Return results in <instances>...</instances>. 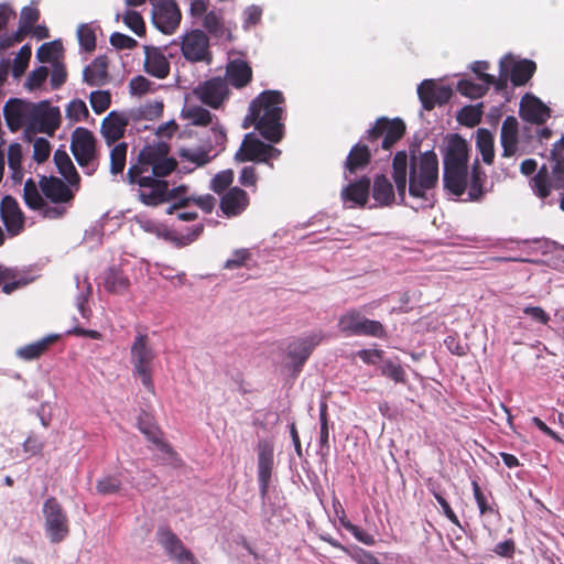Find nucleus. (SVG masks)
I'll return each mask as SVG.
<instances>
[{
    "label": "nucleus",
    "mask_w": 564,
    "mask_h": 564,
    "mask_svg": "<svg viewBox=\"0 0 564 564\" xmlns=\"http://www.w3.org/2000/svg\"><path fill=\"white\" fill-rule=\"evenodd\" d=\"M392 177L400 202L419 210L433 205L438 185V159L434 151H398L392 161Z\"/></svg>",
    "instance_id": "nucleus-1"
},
{
    "label": "nucleus",
    "mask_w": 564,
    "mask_h": 564,
    "mask_svg": "<svg viewBox=\"0 0 564 564\" xmlns=\"http://www.w3.org/2000/svg\"><path fill=\"white\" fill-rule=\"evenodd\" d=\"M142 153L141 158L144 159ZM176 166V162L171 158H161L156 160H141L138 164H132L128 170V178L130 184L137 185L139 199L148 206H156L159 204L175 200V204L167 208V214L184 207L189 198L182 197L186 191L185 186L169 188V183L163 180Z\"/></svg>",
    "instance_id": "nucleus-2"
},
{
    "label": "nucleus",
    "mask_w": 564,
    "mask_h": 564,
    "mask_svg": "<svg viewBox=\"0 0 564 564\" xmlns=\"http://www.w3.org/2000/svg\"><path fill=\"white\" fill-rule=\"evenodd\" d=\"M443 183L445 189L459 197L467 192L465 200H479L484 196L486 173L477 162L468 169V144L459 135H453L444 155Z\"/></svg>",
    "instance_id": "nucleus-3"
},
{
    "label": "nucleus",
    "mask_w": 564,
    "mask_h": 564,
    "mask_svg": "<svg viewBox=\"0 0 564 564\" xmlns=\"http://www.w3.org/2000/svg\"><path fill=\"white\" fill-rule=\"evenodd\" d=\"M284 98L280 91H263L250 105L252 120L258 119L257 129L270 142L276 143L282 139Z\"/></svg>",
    "instance_id": "nucleus-4"
},
{
    "label": "nucleus",
    "mask_w": 564,
    "mask_h": 564,
    "mask_svg": "<svg viewBox=\"0 0 564 564\" xmlns=\"http://www.w3.org/2000/svg\"><path fill=\"white\" fill-rule=\"evenodd\" d=\"M189 15L214 37L231 41V32L225 25L223 10L210 8L208 0H191Z\"/></svg>",
    "instance_id": "nucleus-5"
},
{
    "label": "nucleus",
    "mask_w": 564,
    "mask_h": 564,
    "mask_svg": "<svg viewBox=\"0 0 564 564\" xmlns=\"http://www.w3.org/2000/svg\"><path fill=\"white\" fill-rule=\"evenodd\" d=\"M155 354L148 343V336L139 334L131 346V364L142 384L151 392L154 390L152 368Z\"/></svg>",
    "instance_id": "nucleus-6"
},
{
    "label": "nucleus",
    "mask_w": 564,
    "mask_h": 564,
    "mask_svg": "<svg viewBox=\"0 0 564 564\" xmlns=\"http://www.w3.org/2000/svg\"><path fill=\"white\" fill-rule=\"evenodd\" d=\"M70 149L84 173L93 175L97 170L94 134L85 128H76L72 134Z\"/></svg>",
    "instance_id": "nucleus-7"
},
{
    "label": "nucleus",
    "mask_w": 564,
    "mask_h": 564,
    "mask_svg": "<svg viewBox=\"0 0 564 564\" xmlns=\"http://www.w3.org/2000/svg\"><path fill=\"white\" fill-rule=\"evenodd\" d=\"M45 533L52 543H59L69 534L66 512L55 498H48L43 505Z\"/></svg>",
    "instance_id": "nucleus-8"
},
{
    "label": "nucleus",
    "mask_w": 564,
    "mask_h": 564,
    "mask_svg": "<svg viewBox=\"0 0 564 564\" xmlns=\"http://www.w3.org/2000/svg\"><path fill=\"white\" fill-rule=\"evenodd\" d=\"M61 126V110L46 101H41L33 106L31 121L29 126V135L31 133H45L53 135Z\"/></svg>",
    "instance_id": "nucleus-9"
},
{
    "label": "nucleus",
    "mask_w": 564,
    "mask_h": 564,
    "mask_svg": "<svg viewBox=\"0 0 564 564\" xmlns=\"http://www.w3.org/2000/svg\"><path fill=\"white\" fill-rule=\"evenodd\" d=\"M181 51L184 58L189 62L207 64L212 62L209 37L199 29L192 30L182 36Z\"/></svg>",
    "instance_id": "nucleus-10"
},
{
    "label": "nucleus",
    "mask_w": 564,
    "mask_h": 564,
    "mask_svg": "<svg viewBox=\"0 0 564 564\" xmlns=\"http://www.w3.org/2000/svg\"><path fill=\"white\" fill-rule=\"evenodd\" d=\"M339 329L347 335H365L381 338L386 335L382 324L368 319L358 312L343 315L338 322Z\"/></svg>",
    "instance_id": "nucleus-11"
},
{
    "label": "nucleus",
    "mask_w": 564,
    "mask_h": 564,
    "mask_svg": "<svg viewBox=\"0 0 564 564\" xmlns=\"http://www.w3.org/2000/svg\"><path fill=\"white\" fill-rule=\"evenodd\" d=\"M43 196L40 184L37 185L32 178L25 181L23 199L29 208L39 210L43 217L50 219L61 218L66 214V206H52L45 202Z\"/></svg>",
    "instance_id": "nucleus-12"
},
{
    "label": "nucleus",
    "mask_w": 564,
    "mask_h": 564,
    "mask_svg": "<svg viewBox=\"0 0 564 564\" xmlns=\"http://www.w3.org/2000/svg\"><path fill=\"white\" fill-rule=\"evenodd\" d=\"M405 131V124L400 119L389 120L384 117L379 118L375 126L367 131L366 139L370 142L382 138L381 148L389 150L398 140L402 138Z\"/></svg>",
    "instance_id": "nucleus-13"
},
{
    "label": "nucleus",
    "mask_w": 564,
    "mask_h": 564,
    "mask_svg": "<svg viewBox=\"0 0 564 564\" xmlns=\"http://www.w3.org/2000/svg\"><path fill=\"white\" fill-rule=\"evenodd\" d=\"M281 151L270 144L253 137L252 133L246 134L241 148L236 153V159L241 162L257 161L269 163L271 159H276Z\"/></svg>",
    "instance_id": "nucleus-14"
},
{
    "label": "nucleus",
    "mask_w": 564,
    "mask_h": 564,
    "mask_svg": "<svg viewBox=\"0 0 564 564\" xmlns=\"http://www.w3.org/2000/svg\"><path fill=\"white\" fill-rule=\"evenodd\" d=\"M34 102L24 101L21 99H10L3 106V116L7 126L11 132H15L24 128V134L29 137V126Z\"/></svg>",
    "instance_id": "nucleus-15"
},
{
    "label": "nucleus",
    "mask_w": 564,
    "mask_h": 564,
    "mask_svg": "<svg viewBox=\"0 0 564 564\" xmlns=\"http://www.w3.org/2000/svg\"><path fill=\"white\" fill-rule=\"evenodd\" d=\"M152 3V22L158 30L172 34L178 28L182 14L173 0H162Z\"/></svg>",
    "instance_id": "nucleus-16"
},
{
    "label": "nucleus",
    "mask_w": 564,
    "mask_h": 564,
    "mask_svg": "<svg viewBox=\"0 0 564 564\" xmlns=\"http://www.w3.org/2000/svg\"><path fill=\"white\" fill-rule=\"evenodd\" d=\"M322 340L323 335L321 332H313L292 340L286 348V356L290 359V365L295 370H299Z\"/></svg>",
    "instance_id": "nucleus-17"
},
{
    "label": "nucleus",
    "mask_w": 564,
    "mask_h": 564,
    "mask_svg": "<svg viewBox=\"0 0 564 564\" xmlns=\"http://www.w3.org/2000/svg\"><path fill=\"white\" fill-rule=\"evenodd\" d=\"M158 542L164 549L171 560L177 564H197L193 553L187 550L183 542L167 528H160Z\"/></svg>",
    "instance_id": "nucleus-18"
},
{
    "label": "nucleus",
    "mask_w": 564,
    "mask_h": 564,
    "mask_svg": "<svg viewBox=\"0 0 564 564\" xmlns=\"http://www.w3.org/2000/svg\"><path fill=\"white\" fill-rule=\"evenodd\" d=\"M535 64L529 59L517 61L512 55H506L500 61L501 76H509L516 86L525 84L533 75Z\"/></svg>",
    "instance_id": "nucleus-19"
},
{
    "label": "nucleus",
    "mask_w": 564,
    "mask_h": 564,
    "mask_svg": "<svg viewBox=\"0 0 564 564\" xmlns=\"http://www.w3.org/2000/svg\"><path fill=\"white\" fill-rule=\"evenodd\" d=\"M193 93L202 102L218 108L228 96L227 80L214 77L197 86Z\"/></svg>",
    "instance_id": "nucleus-20"
},
{
    "label": "nucleus",
    "mask_w": 564,
    "mask_h": 564,
    "mask_svg": "<svg viewBox=\"0 0 564 564\" xmlns=\"http://www.w3.org/2000/svg\"><path fill=\"white\" fill-rule=\"evenodd\" d=\"M274 466L273 446L268 441L258 444V481L260 495L264 498L268 494Z\"/></svg>",
    "instance_id": "nucleus-21"
},
{
    "label": "nucleus",
    "mask_w": 564,
    "mask_h": 564,
    "mask_svg": "<svg viewBox=\"0 0 564 564\" xmlns=\"http://www.w3.org/2000/svg\"><path fill=\"white\" fill-rule=\"evenodd\" d=\"M139 430L147 436V438L153 443L158 451V460L163 465H170L176 467L180 465V458L172 447L163 441L161 432L148 423L139 421Z\"/></svg>",
    "instance_id": "nucleus-22"
},
{
    "label": "nucleus",
    "mask_w": 564,
    "mask_h": 564,
    "mask_svg": "<svg viewBox=\"0 0 564 564\" xmlns=\"http://www.w3.org/2000/svg\"><path fill=\"white\" fill-rule=\"evenodd\" d=\"M41 191L44 196L50 199L55 206H65L69 204L74 198L76 192L69 184L66 185L62 180L57 177H41L40 181Z\"/></svg>",
    "instance_id": "nucleus-23"
},
{
    "label": "nucleus",
    "mask_w": 564,
    "mask_h": 564,
    "mask_svg": "<svg viewBox=\"0 0 564 564\" xmlns=\"http://www.w3.org/2000/svg\"><path fill=\"white\" fill-rule=\"evenodd\" d=\"M417 95L426 110H431L435 105H442L449 100L452 89L444 85H438L433 79H425L417 87Z\"/></svg>",
    "instance_id": "nucleus-24"
},
{
    "label": "nucleus",
    "mask_w": 564,
    "mask_h": 564,
    "mask_svg": "<svg viewBox=\"0 0 564 564\" xmlns=\"http://www.w3.org/2000/svg\"><path fill=\"white\" fill-rule=\"evenodd\" d=\"M519 112L523 120L542 124L550 118L551 111L538 97L525 94L521 98Z\"/></svg>",
    "instance_id": "nucleus-25"
},
{
    "label": "nucleus",
    "mask_w": 564,
    "mask_h": 564,
    "mask_svg": "<svg viewBox=\"0 0 564 564\" xmlns=\"http://www.w3.org/2000/svg\"><path fill=\"white\" fill-rule=\"evenodd\" d=\"M132 122L129 113L111 111L101 122V133L110 145L123 137L127 126Z\"/></svg>",
    "instance_id": "nucleus-26"
},
{
    "label": "nucleus",
    "mask_w": 564,
    "mask_h": 564,
    "mask_svg": "<svg viewBox=\"0 0 564 564\" xmlns=\"http://www.w3.org/2000/svg\"><path fill=\"white\" fill-rule=\"evenodd\" d=\"M0 212L7 230L12 236L20 234L24 226V216L18 202L11 196H6L1 202Z\"/></svg>",
    "instance_id": "nucleus-27"
},
{
    "label": "nucleus",
    "mask_w": 564,
    "mask_h": 564,
    "mask_svg": "<svg viewBox=\"0 0 564 564\" xmlns=\"http://www.w3.org/2000/svg\"><path fill=\"white\" fill-rule=\"evenodd\" d=\"M369 188L370 180L368 177H362L359 181L350 183L341 189L340 196L343 202L347 204L349 208L357 206L362 207L368 202Z\"/></svg>",
    "instance_id": "nucleus-28"
},
{
    "label": "nucleus",
    "mask_w": 564,
    "mask_h": 564,
    "mask_svg": "<svg viewBox=\"0 0 564 564\" xmlns=\"http://www.w3.org/2000/svg\"><path fill=\"white\" fill-rule=\"evenodd\" d=\"M144 67L148 74L156 78H165L170 73V63L163 52L153 46H144Z\"/></svg>",
    "instance_id": "nucleus-29"
},
{
    "label": "nucleus",
    "mask_w": 564,
    "mask_h": 564,
    "mask_svg": "<svg viewBox=\"0 0 564 564\" xmlns=\"http://www.w3.org/2000/svg\"><path fill=\"white\" fill-rule=\"evenodd\" d=\"M249 205V197L247 193L239 188H230L223 197L220 202V208L224 214L228 217H234L241 214Z\"/></svg>",
    "instance_id": "nucleus-30"
},
{
    "label": "nucleus",
    "mask_w": 564,
    "mask_h": 564,
    "mask_svg": "<svg viewBox=\"0 0 564 564\" xmlns=\"http://www.w3.org/2000/svg\"><path fill=\"white\" fill-rule=\"evenodd\" d=\"M518 130V120L512 116H508L502 122L500 133L503 156H512L517 152Z\"/></svg>",
    "instance_id": "nucleus-31"
},
{
    "label": "nucleus",
    "mask_w": 564,
    "mask_h": 564,
    "mask_svg": "<svg viewBox=\"0 0 564 564\" xmlns=\"http://www.w3.org/2000/svg\"><path fill=\"white\" fill-rule=\"evenodd\" d=\"M108 78V61L106 56L96 57L84 69V80L89 86H102Z\"/></svg>",
    "instance_id": "nucleus-32"
},
{
    "label": "nucleus",
    "mask_w": 564,
    "mask_h": 564,
    "mask_svg": "<svg viewBox=\"0 0 564 564\" xmlns=\"http://www.w3.org/2000/svg\"><path fill=\"white\" fill-rule=\"evenodd\" d=\"M372 197L376 200V206H389L395 202L393 185L387 176H376L372 185Z\"/></svg>",
    "instance_id": "nucleus-33"
},
{
    "label": "nucleus",
    "mask_w": 564,
    "mask_h": 564,
    "mask_svg": "<svg viewBox=\"0 0 564 564\" xmlns=\"http://www.w3.org/2000/svg\"><path fill=\"white\" fill-rule=\"evenodd\" d=\"M54 161L59 174L67 181V183L78 191L79 175L69 158L64 150H56L54 153Z\"/></svg>",
    "instance_id": "nucleus-34"
},
{
    "label": "nucleus",
    "mask_w": 564,
    "mask_h": 564,
    "mask_svg": "<svg viewBox=\"0 0 564 564\" xmlns=\"http://www.w3.org/2000/svg\"><path fill=\"white\" fill-rule=\"evenodd\" d=\"M76 290L75 304L84 319H89L91 310L87 306L88 299L91 296L93 288L87 276L76 275Z\"/></svg>",
    "instance_id": "nucleus-35"
},
{
    "label": "nucleus",
    "mask_w": 564,
    "mask_h": 564,
    "mask_svg": "<svg viewBox=\"0 0 564 564\" xmlns=\"http://www.w3.org/2000/svg\"><path fill=\"white\" fill-rule=\"evenodd\" d=\"M226 75L232 86L241 88L250 82L252 70L246 62L236 59L227 65Z\"/></svg>",
    "instance_id": "nucleus-36"
},
{
    "label": "nucleus",
    "mask_w": 564,
    "mask_h": 564,
    "mask_svg": "<svg viewBox=\"0 0 564 564\" xmlns=\"http://www.w3.org/2000/svg\"><path fill=\"white\" fill-rule=\"evenodd\" d=\"M495 83V77L489 74H481V82L479 84L473 83L467 79H463L458 82L457 89L458 91L470 98H479L481 97L490 85Z\"/></svg>",
    "instance_id": "nucleus-37"
},
{
    "label": "nucleus",
    "mask_w": 564,
    "mask_h": 564,
    "mask_svg": "<svg viewBox=\"0 0 564 564\" xmlns=\"http://www.w3.org/2000/svg\"><path fill=\"white\" fill-rule=\"evenodd\" d=\"M57 339L58 335H48L37 341L19 348L17 350V356L23 360L36 359Z\"/></svg>",
    "instance_id": "nucleus-38"
},
{
    "label": "nucleus",
    "mask_w": 564,
    "mask_h": 564,
    "mask_svg": "<svg viewBox=\"0 0 564 564\" xmlns=\"http://www.w3.org/2000/svg\"><path fill=\"white\" fill-rule=\"evenodd\" d=\"M182 117L194 126H208L213 124L216 120L214 116L207 109L197 106L186 104L182 109Z\"/></svg>",
    "instance_id": "nucleus-39"
},
{
    "label": "nucleus",
    "mask_w": 564,
    "mask_h": 564,
    "mask_svg": "<svg viewBox=\"0 0 564 564\" xmlns=\"http://www.w3.org/2000/svg\"><path fill=\"white\" fill-rule=\"evenodd\" d=\"M162 111L163 102L160 100H154L141 105L138 108H133L128 113L131 118V121L137 122L139 120H154L162 115Z\"/></svg>",
    "instance_id": "nucleus-40"
},
{
    "label": "nucleus",
    "mask_w": 564,
    "mask_h": 564,
    "mask_svg": "<svg viewBox=\"0 0 564 564\" xmlns=\"http://www.w3.org/2000/svg\"><path fill=\"white\" fill-rule=\"evenodd\" d=\"M181 158L194 165V167L204 166L209 163L217 152L212 153L206 147L187 148L180 151Z\"/></svg>",
    "instance_id": "nucleus-41"
},
{
    "label": "nucleus",
    "mask_w": 564,
    "mask_h": 564,
    "mask_svg": "<svg viewBox=\"0 0 564 564\" xmlns=\"http://www.w3.org/2000/svg\"><path fill=\"white\" fill-rule=\"evenodd\" d=\"M370 160V150L365 144H356L349 152L346 160V169L349 173L364 169Z\"/></svg>",
    "instance_id": "nucleus-42"
},
{
    "label": "nucleus",
    "mask_w": 564,
    "mask_h": 564,
    "mask_svg": "<svg viewBox=\"0 0 564 564\" xmlns=\"http://www.w3.org/2000/svg\"><path fill=\"white\" fill-rule=\"evenodd\" d=\"M552 173L556 186L561 187L564 185V137L554 144L552 150Z\"/></svg>",
    "instance_id": "nucleus-43"
},
{
    "label": "nucleus",
    "mask_w": 564,
    "mask_h": 564,
    "mask_svg": "<svg viewBox=\"0 0 564 564\" xmlns=\"http://www.w3.org/2000/svg\"><path fill=\"white\" fill-rule=\"evenodd\" d=\"M476 145L481 154L482 161L491 164L494 161V137L486 129H479L476 134Z\"/></svg>",
    "instance_id": "nucleus-44"
},
{
    "label": "nucleus",
    "mask_w": 564,
    "mask_h": 564,
    "mask_svg": "<svg viewBox=\"0 0 564 564\" xmlns=\"http://www.w3.org/2000/svg\"><path fill=\"white\" fill-rule=\"evenodd\" d=\"M129 279L117 270H109L105 275V288L115 294H123L129 289Z\"/></svg>",
    "instance_id": "nucleus-45"
},
{
    "label": "nucleus",
    "mask_w": 564,
    "mask_h": 564,
    "mask_svg": "<svg viewBox=\"0 0 564 564\" xmlns=\"http://www.w3.org/2000/svg\"><path fill=\"white\" fill-rule=\"evenodd\" d=\"M127 151L126 142L117 143L110 150V173L112 175L122 174L127 162Z\"/></svg>",
    "instance_id": "nucleus-46"
},
{
    "label": "nucleus",
    "mask_w": 564,
    "mask_h": 564,
    "mask_svg": "<svg viewBox=\"0 0 564 564\" xmlns=\"http://www.w3.org/2000/svg\"><path fill=\"white\" fill-rule=\"evenodd\" d=\"M210 126L209 135L206 139V148L213 152H217V154L224 150L226 142V132L223 127L218 123L217 119Z\"/></svg>",
    "instance_id": "nucleus-47"
},
{
    "label": "nucleus",
    "mask_w": 564,
    "mask_h": 564,
    "mask_svg": "<svg viewBox=\"0 0 564 564\" xmlns=\"http://www.w3.org/2000/svg\"><path fill=\"white\" fill-rule=\"evenodd\" d=\"M77 39L80 47L86 52H91L96 47V34L91 24L83 23L77 28Z\"/></svg>",
    "instance_id": "nucleus-48"
},
{
    "label": "nucleus",
    "mask_w": 564,
    "mask_h": 564,
    "mask_svg": "<svg viewBox=\"0 0 564 564\" xmlns=\"http://www.w3.org/2000/svg\"><path fill=\"white\" fill-rule=\"evenodd\" d=\"M31 54H32V51L29 45H23L19 50L18 54L15 55V57L13 59L12 68H11V72H12V75L14 78H19L25 72V69L29 66Z\"/></svg>",
    "instance_id": "nucleus-49"
},
{
    "label": "nucleus",
    "mask_w": 564,
    "mask_h": 564,
    "mask_svg": "<svg viewBox=\"0 0 564 564\" xmlns=\"http://www.w3.org/2000/svg\"><path fill=\"white\" fill-rule=\"evenodd\" d=\"M65 112H66V117L72 122L83 121L89 115L88 108H87L85 101H83L82 99H74V100H72L66 106Z\"/></svg>",
    "instance_id": "nucleus-50"
},
{
    "label": "nucleus",
    "mask_w": 564,
    "mask_h": 564,
    "mask_svg": "<svg viewBox=\"0 0 564 564\" xmlns=\"http://www.w3.org/2000/svg\"><path fill=\"white\" fill-rule=\"evenodd\" d=\"M122 21L137 35L141 36L144 34V32H145L144 21H143L141 14L138 13L137 11L128 9L122 14Z\"/></svg>",
    "instance_id": "nucleus-51"
},
{
    "label": "nucleus",
    "mask_w": 564,
    "mask_h": 564,
    "mask_svg": "<svg viewBox=\"0 0 564 564\" xmlns=\"http://www.w3.org/2000/svg\"><path fill=\"white\" fill-rule=\"evenodd\" d=\"M533 192L540 197L545 198L551 192V186L547 180L546 170H540L539 173L530 182Z\"/></svg>",
    "instance_id": "nucleus-52"
},
{
    "label": "nucleus",
    "mask_w": 564,
    "mask_h": 564,
    "mask_svg": "<svg viewBox=\"0 0 564 564\" xmlns=\"http://www.w3.org/2000/svg\"><path fill=\"white\" fill-rule=\"evenodd\" d=\"M481 115L480 106H467L459 111L457 118L460 123L474 127L480 122Z\"/></svg>",
    "instance_id": "nucleus-53"
},
{
    "label": "nucleus",
    "mask_w": 564,
    "mask_h": 564,
    "mask_svg": "<svg viewBox=\"0 0 564 564\" xmlns=\"http://www.w3.org/2000/svg\"><path fill=\"white\" fill-rule=\"evenodd\" d=\"M250 258L251 252L249 249H236L226 260L224 268L227 270H235L245 267Z\"/></svg>",
    "instance_id": "nucleus-54"
},
{
    "label": "nucleus",
    "mask_w": 564,
    "mask_h": 564,
    "mask_svg": "<svg viewBox=\"0 0 564 564\" xmlns=\"http://www.w3.org/2000/svg\"><path fill=\"white\" fill-rule=\"evenodd\" d=\"M90 105L96 113L106 111L111 102V96L106 90H97L90 94Z\"/></svg>",
    "instance_id": "nucleus-55"
},
{
    "label": "nucleus",
    "mask_w": 564,
    "mask_h": 564,
    "mask_svg": "<svg viewBox=\"0 0 564 564\" xmlns=\"http://www.w3.org/2000/svg\"><path fill=\"white\" fill-rule=\"evenodd\" d=\"M121 480L117 476H104L97 481L96 489L100 495H111L119 491Z\"/></svg>",
    "instance_id": "nucleus-56"
},
{
    "label": "nucleus",
    "mask_w": 564,
    "mask_h": 564,
    "mask_svg": "<svg viewBox=\"0 0 564 564\" xmlns=\"http://www.w3.org/2000/svg\"><path fill=\"white\" fill-rule=\"evenodd\" d=\"M51 154V144L45 138H36L33 141V159L42 163L48 159Z\"/></svg>",
    "instance_id": "nucleus-57"
},
{
    "label": "nucleus",
    "mask_w": 564,
    "mask_h": 564,
    "mask_svg": "<svg viewBox=\"0 0 564 564\" xmlns=\"http://www.w3.org/2000/svg\"><path fill=\"white\" fill-rule=\"evenodd\" d=\"M48 76V69L45 66H40L34 69L28 77L25 86L29 90H35L40 88Z\"/></svg>",
    "instance_id": "nucleus-58"
},
{
    "label": "nucleus",
    "mask_w": 564,
    "mask_h": 564,
    "mask_svg": "<svg viewBox=\"0 0 564 564\" xmlns=\"http://www.w3.org/2000/svg\"><path fill=\"white\" fill-rule=\"evenodd\" d=\"M232 180L234 172L231 170L221 171L212 180V188L219 193L226 189L232 183Z\"/></svg>",
    "instance_id": "nucleus-59"
},
{
    "label": "nucleus",
    "mask_w": 564,
    "mask_h": 564,
    "mask_svg": "<svg viewBox=\"0 0 564 564\" xmlns=\"http://www.w3.org/2000/svg\"><path fill=\"white\" fill-rule=\"evenodd\" d=\"M522 312L533 322L542 325H546L551 319L550 315L540 306L528 305L522 308Z\"/></svg>",
    "instance_id": "nucleus-60"
},
{
    "label": "nucleus",
    "mask_w": 564,
    "mask_h": 564,
    "mask_svg": "<svg viewBox=\"0 0 564 564\" xmlns=\"http://www.w3.org/2000/svg\"><path fill=\"white\" fill-rule=\"evenodd\" d=\"M262 15V9L258 6H249L246 8L242 12L243 18V29H250L251 26L256 25Z\"/></svg>",
    "instance_id": "nucleus-61"
},
{
    "label": "nucleus",
    "mask_w": 564,
    "mask_h": 564,
    "mask_svg": "<svg viewBox=\"0 0 564 564\" xmlns=\"http://www.w3.org/2000/svg\"><path fill=\"white\" fill-rule=\"evenodd\" d=\"M381 373L388 378H391L395 382L404 381V370L400 365L392 361H386L381 367Z\"/></svg>",
    "instance_id": "nucleus-62"
},
{
    "label": "nucleus",
    "mask_w": 564,
    "mask_h": 564,
    "mask_svg": "<svg viewBox=\"0 0 564 564\" xmlns=\"http://www.w3.org/2000/svg\"><path fill=\"white\" fill-rule=\"evenodd\" d=\"M152 83L143 77L137 76L130 80L129 88L131 95L142 96L151 89Z\"/></svg>",
    "instance_id": "nucleus-63"
},
{
    "label": "nucleus",
    "mask_w": 564,
    "mask_h": 564,
    "mask_svg": "<svg viewBox=\"0 0 564 564\" xmlns=\"http://www.w3.org/2000/svg\"><path fill=\"white\" fill-rule=\"evenodd\" d=\"M110 43L112 46L119 50L132 48L137 45V41L134 39L119 32L111 34Z\"/></svg>",
    "instance_id": "nucleus-64"
}]
</instances>
